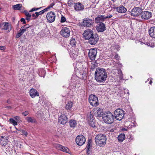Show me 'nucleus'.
Returning a JSON list of instances; mask_svg holds the SVG:
<instances>
[{"label":"nucleus","mask_w":155,"mask_h":155,"mask_svg":"<svg viewBox=\"0 0 155 155\" xmlns=\"http://www.w3.org/2000/svg\"><path fill=\"white\" fill-rule=\"evenodd\" d=\"M95 79L98 82H104L107 78V73L105 69L101 68H97L96 69L94 74Z\"/></svg>","instance_id":"nucleus-1"},{"label":"nucleus","mask_w":155,"mask_h":155,"mask_svg":"<svg viewBox=\"0 0 155 155\" xmlns=\"http://www.w3.org/2000/svg\"><path fill=\"white\" fill-rule=\"evenodd\" d=\"M107 138L105 135L100 134L97 135L95 137V142L100 147H103L106 143Z\"/></svg>","instance_id":"nucleus-2"},{"label":"nucleus","mask_w":155,"mask_h":155,"mask_svg":"<svg viewBox=\"0 0 155 155\" xmlns=\"http://www.w3.org/2000/svg\"><path fill=\"white\" fill-rule=\"evenodd\" d=\"M103 121L107 124H111L113 123L114 117L110 112H107L104 114L103 117Z\"/></svg>","instance_id":"nucleus-3"},{"label":"nucleus","mask_w":155,"mask_h":155,"mask_svg":"<svg viewBox=\"0 0 155 155\" xmlns=\"http://www.w3.org/2000/svg\"><path fill=\"white\" fill-rule=\"evenodd\" d=\"M124 113L123 110L117 109L114 112V118L119 120H121L124 117Z\"/></svg>","instance_id":"nucleus-4"},{"label":"nucleus","mask_w":155,"mask_h":155,"mask_svg":"<svg viewBox=\"0 0 155 155\" xmlns=\"http://www.w3.org/2000/svg\"><path fill=\"white\" fill-rule=\"evenodd\" d=\"M94 21L89 18H86L83 19L81 25L84 27H91L93 26Z\"/></svg>","instance_id":"nucleus-5"},{"label":"nucleus","mask_w":155,"mask_h":155,"mask_svg":"<svg viewBox=\"0 0 155 155\" xmlns=\"http://www.w3.org/2000/svg\"><path fill=\"white\" fill-rule=\"evenodd\" d=\"M89 101L91 105L95 107L98 105L97 97L94 95H90L89 97Z\"/></svg>","instance_id":"nucleus-6"},{"label":"nucleus","mask_w":155,"mask_h":155,"mask_svg":"<svg viewBox=\"0 0 155 155\" xmlns=\"http://www.w3.org/2000/svg\"><path fill=\"white\" fill-rule=\"evenodd\" d=\"M142 12V9L139 7H134L130 12V15L134 17H137L140 15Z\"/></svg>","instance_id":"nucleus-7"},{"label":"nucleus","mask_w":155,"mask_h":155,"mask_svg":"<svg viewBox=\"0 0 155 155\" xmlns=\"http://www.w3.org/2000/svg\"><path fill=\"white\" fill-rule=\"evenodd\" d=\"M46 17L49 23H52L55 20L56 17L55 14L54 12L51 11L47 14Z\"/></svg>","instance_id":"nucleus-8"},{"label":"nucleus","mask_w":155,"mask_h":155,"mask_svg":"<svg viewBox=\"0 0 155 155\" xmlns=\"http://www.w3.org/2000/svg\"><path fill=\"white\" fill-rule=\"evenodd\" d=\"M75 140L77 145L82 146L85 143L86 139L84 136L80 135L77 137Z\"/></svg>","instance_id":"nucleus-9"},{"label":"nucleus","mask_w":155,"mask_h":155,"mask_svg":"<svg viewBox=\"0 0 155 155\" xmlns=\"http://www.w3.org/2000/svg\"><path fill=\"white\" fill-rule=\"evenodd\" d=\"M88 42L91 45H95L98 41L99 38L98 35L96 34H94L92 37L88 39Z\"/></svg>","instance_id":"nucleus-10"},{"label":"nucleus","mask_w":155,"mask_h":155,"mask_svg":"<svg viewBox=\"0 0 155 155\" xmlns=\"http://www.w3.org/2000/svg\"><path fill=\"white\" fill-rule=\"evenodd\" d=\"M97 50L95 48L90 49L88 53V56L91 60H94L97 56Z\"/></svg>","instance_id":"nucleus-11"},{"label":"nucleus","mask_w":155,"mask_h":155,"mask_svg":"<svg viewBox=\"0 0 155 155\" xmlns=\"http://www.w3.org/2000/svg\"><path fill=\"white\" fill-rule=\"evenodd\" d=\"M94 35L93 30L90 29H87L84 31L83 35L85 39L87 40Z\"/></svg>","instance_id":"nucleus-12"},{"label":"nucleus","mask_w":155,"mask_h":155,"mask_svg":"<svg viewBox=\"0 0 155 155\" xmlns=\"http://www.w3.org/2000/svg\"><path fill=\"white\" fill-rule=\"evenodd\" d=\"M93 111L95 116L99 117H101L104 114L103 110L98 107L94 109Z\"/></svg>","instance_id":"nucleus-13"},{"label":"nucleus","mask_w":155,"mask_h":155,"mask_svg":"<svg viewBox=\"0 0 155 155\" xmlns=\"http://www.w3.org/2000/svg\"><path fill=\"white\" fill-rule=\"evenodd\" d=\"M60 34L64 37H68L70 36V30L68 28L66 27L63 28L60 31Z\"/></svg>","instance_id":"nucleus-14"},{"label":"nucleus","mask_w":155,"mask_h":155,"mask_svg":"<svg viewBox=\"0 0 155 155\" xmlns=\"http://www.w3.org/2000/svg\"><path fill=\"white\" fill-rule=\"evenodd\" d=\"M141 15V17L142 19L147 20L151 17L152 14L151 12L146 11L142 12Z\"/></svg>","instance_id":"nucleus-15"},{"label":"nucleus","mask_w":155,"mask_h":155,"mask_svg":"<svg viewBox=\"0 0 155 155\" xmlns=\"http://www.w3.org/2000/svg\"><path fill=\"white\" fill-rule=\"evenodd\" d=\"M106 29L105 25L103 23L98 24L96 26V30L99 32H103Z\"/></svg>","instance_id":"nucleus-16"},{"label":"nucleus","mask_w":155,"mask_h":155,"mask_svg":"<svg viewBox=\"0 0 155 155\" xmlns=\"http://www.w3.org/2000/svg\"><path fill=\"white\" fill-rule=\"evenodd\" d=\"M74 7L76 11H82L84 9V5L81 3L78 2L74 3Z\"/></svg>","instance_id":"nucleus-17"},{"label":"nucleus","mask_w":155,"mask_h":155,"mask_svg":"<svg viewBox=\"0 0 155 155\" xmlns=\"http://www.w3.org/2000/svg\"><path fill=\"white\" fill-rule=\"evenodd\" d=\"M67 121L68 118L64 114H62L59 117L58 122L61 124H65Z\"/></svg>","instance_id":"nucleus-18"},{"label":"nucleus","mask_w":155,"mask_h":155,"mask_svg":"<svg viewBox=\"0 0 155 155\" xmlns=\"http://www.w3.org/2000/svg\"><path fill=\"white\" fill-rule=\"evenodd\" d=\"M56 148L63 152L69 153V149L66 147H64L60 144H57L56 145Z\"/></svg>","instance_id":"nucleus-19"},{"label":"nucleus","mask_w":155,"mask_h":155,"mask_svg":"<svg viewBox=\"0 0 155 155\" xmlns=\"http://www.w3.org/2000/svg\"><path fill=\"white\" fill-rule=\"evenodd\" d=\"M105 19V16L104 15H99L95 18V21L97 24H100L102 23Z\"/></svg>","instance_id":"nucleus-20"},{"label":"nucleus","mask_w":155,"mask_h":155,"mask_svg":"<svg viewBox=\"0 0 155 155\" xmlns=\"http://www.w3.org/2000/svg\"><path fill=\"white\" fill-rule=\"evenodd\" d=\"M29 94L31 97L32 98H35L36 96H39V93L34 88L30 89L29 91Z\"/></svg>","instance_id":"nucleus-21"},{"label":"nucleus","mask_w":155,"mask_h":155,"mask_svg":"<svg viewBox=\"0 0 155 155\" xmlns=\"http://www.w3.org/2000/svg\"><path fill=\"white\" fill-rule=\"evenodd\" d=\"M88 123L89 125L92 127H95V124L93 119V117L92 115H90L89 117H88Z\"/></svg>","instance_id":"nucleus-22"},{"label":"nucleus","mask_w":155,"mask_h":155,"mask_svg":"<svg viewBox=\"0 0 155 155\" xmlns=\"http://www.w3.org/2000/svg\"><path fill=\"white\" fill-rule=\"evenodd\" d=\"M116 10L118 12L121 13H124L127 11L126 8L123 5H120L119 7H116Z\"/></svg>","instance_id":"nucleus-23"},{"label":"nucleus","mask_w":155,"mask_h":155,"mask_svg":"<svg viewBox=\"0 0 155 155\" xmlns=\"http://www.w3.org/2000/svg\"><path fill=\"white\" fill-rule=\"evenodd\" d=\"M150 35L152 38H155V27H151L149 31Z\"/></svg>","instance_id":"nucleus-24"},{"label":"nucleus","mask_w":155,"mask_h":155,"mask_svg":"<svg viewBox=\"0 0 155 155\" xmlns=\"http://www.w3.org/2000/svg\"><path fill=\"white\" fill-rule=\"evenodd\" d=\"M78 54L77 51H75V50L72 49L71 51L70 56L72 58L75 59L78 56Z\"/></svg>","instance_id":"nucleus-25"},{"label":"nucleus","mask_w":155,"mask_h":155,"mask_svg":"<svg viewBox=\"0 0 155 155\" xmlns=\"http://www.w3.org/2000/svg\"><path fill=\"white\" fill-rule=\"evenodd\" d=\"M3 24L4 25L2 29L5 30H7L8 31H10L11 29V25L8 22H5Z\"/></svg>","instance_id":"nucleus-26"},{"label":"nucleus","mask_w":155,"mask_h":155,"mask_svg":"<svg viewBox=\"0 0 155 155\" xmlns=\"http://www.w3.org/2000/svg\"><path fill=\"white\" fill-rule=\"evenodd\" d=\"M125 136L124 134H121L118 137L117 139L118 141L120 142H121L125 139Z\"/></svg>","instance_id":"nucleus-27"},{"label":"nucleus","mask_w":155,"mask_h":155,"mask_svg":"<svg viewBox=\"0 0 155 155\" xmlns=\"http://www.w3.org/2000/svg\"><path fill=\"white\" fill-rule=\"evenodd\" d=\"M69 124L71 127L74 128L77 125V123L76 121L74 120H71L69 121Z\"/></svg>","instance_id":"nucleus-28"},{"label":"nucleus","mask_w":155,"mask_h":155,"mask_svg":"<svg viewBox=\"0 0 155 155\" xmlns=\"http://www.w3.org/2000/svg\"><path fill=\"white\" fill-rule=\"evenodd\" d=\"M26 120L29 123L31 122L33 123H36V119L33 117L32 118L30 117H27Z\"/></svg>","instance_id":"nucleus-29"},{"label":"nucleus","mask_w":155,"mask_h":155,"mask_svg":"<svg viewBox=\"0 0 155 155\" xmlns=\"http://www.w3.org/2000/svg\"><path fill=\"white\" fill-rule=\"evenodd\" d=\"M22 7V5L20 4H18L13 6V8L15 10H20Z\"/></svg>","instance_id":"nucleus-30"},{"label":"nucleus","mask_w":155,"mask_h":155,"mask_svg":"<svg viewBox=\"0 0 155 155\" xmlns=\"http://www.w3.org/2000/svg\"><path fill=\"white\" fill-rule=\"evenodd\" d=\"M25 32L24 30L22 29H20L19 32H18L16 36V38H18L20 37Z\"/></svg>","instance_id":"nucleus-31"},{"label":"nucleus","mask_w":155,"mask_h":155,"mask_svg":"<svg viewBox=\"0 0 155 155\" xmlns=\"http://www.w3.org/2000/svg\"><path fill=\"white\" fill-rule=\"evenodd\" d=\"M72 103L71 101H69L67 104L65 108L67 110H70L72 107Z\"/></svg>","instance_id":"nucleus-32"},{"label":"nucleus","mask_w":155,"mask_h":155,"mask_svg":"<svg viewBox=\"0 0 155 155\" xmlns=\"http://www.w3.org/2000/svg\"><path fill=\"white\" fill-rule=\"evenodd\" d=\"M115 71L118 72V74H119V77L120 79H122L123 78V74L121 69H117L116 70H115Z\"/></svg>","instance_id":"nucleus-33"},{"label":"nucleus","mask_w":155,"mask_h":155,"mask_svg":"<svg viewBox=\"0 0 155 155\" xmlns=\"http://www.w3.org/2000/svg\"><path fill=\"white\" fill-rule=\"evenodd\" d=\"M76 42L75 39L74 38H72L70 40V44L72 46H74L76 45Z\"/></svg>","instance_id":"nucleus-34"},{"label":"nucleus","mask_w":155,"mask_h":155,"mask_svg":"<svg viewBox=\"0 0 155 155\" xmlns=\"http://www.w3.org/2000/svg\"><path fill=\"white\" fill-rule=\"evenodd\" d=\"M9 122L10 123L12 124L14 126L17 125V122L15 121L13 119L10 118L9 119Z\"/></svg>","instance_id":"nucleus-35"},{"label":"nucleus","mask_w":155,"mask_h":155,"mask_svg":"<svg viewBox=\"0 0 155 155\" xmlns=\"http://www.w3.org/2000/svg\"><path fill=\"white\" fill-rule=\"evenodd\" d=\"M81 76V78L82 79H84L86 77V72H83L82 73L81 72L80 73Z\"/></svg>","instance_id":"nucleus-36"},{"label":"nucleus","mask_w":155,"mask_h":155,"mask_svg":"<svg viewBox=\"0 0 155 155\" xmlns=\"http://www.w3.org/2000/svg\"><path fill=\"white\" fill-rule=\"evenodd\" d=\"M29 27V25H26L22 27L21 28L23 29L25 32L26 31V29H27Z\"/></svg>","instance_id":"nucleus-37"},{"label":"nucleus","mask_w":155,"mask_h":155,"mask_svg":"<svg viewBox=\"0 0 155 155\" xmlns=\"http://www.w3.org/2000/svg\"><path fill=\"white\" fill-rule=\"evenodd\" d=\"M24 13H25V15L26 17H31V15L30 14H29V13L27 11H24Z\"/></svg>","instance_id":"nucleus-38"},{"label":"nucleus","mask_w":155,"mask_h":155,"mask_svg":"<svg viewBox=\"0 0 155 155\" xmlns=\"http://www.w3.org/2000/svg\"><path fill=\"white\" fill-rule=\"evenodd\" d=\"M42 8L41 7H40V8H32L31 10L29 11V12H33L37 10L38 9H41Z\"/></svg>","instance_id":"nucleus-39"},{"label":"nucleus","mask_w":155,"mask_h":155,"mask_svg":"<svg viewBox=\"0 0 155 155\" xmlns=\"http://www.w3.org/2000/svg\"><path fill=\"white\" fill-rule=\"evenodd\" d=\"M91 140H89L86 147V150H89L90 148Z\"/></svg>","instance_id":"nucleus-40"},{"label":"nucleus","mask_w":155,"mask_h":155,"mask_svg":"<svg viewBox=\"0 0 155 155\" xmlns=\"http://www.w3.org/2000/svg\"><path fill=\"white\" fill-rule=\"evenodd\" d=\"M20 131L21 132V134H23L25 135L26 136L28 134V133L27 131H25L24 130H20Z\"/></svg>","instance_id":"nucleus-41"},{"label":"nucleus","mask_w":155,"mask_h":155,"mask_svg":"<svg viewBox=\"0 0 155 155\" xmlns=\"http://www.w3.org/2000/svg\"><path fill=\"white\" fill-rule=\"evenodd\" d=\"M66 21V18H65L63 16H62L61 17V22L63 23L65 22Z\"/></svg>","instance_id":"nucleus-42"},{"label":"nucleus","mask_w":155,"mask_h":155,"mask_svg":"<svg viewBox=\"0 0 155 155\" xmlns=\"http://www.w3.org/2000/svg\"><path fill=\"white\" fill-rule=\"evenodd\" d=\"M87 150V155H91V152L89 150Z\"/></svg>","instance_id":"nucleus-43"},{"label":"nucleus","mask_w":155,"mask_h":155,"mask_svg":"<svg viewBox=\"0 0 155 155\" xmlns=\"http://www.w3.org/2000/svg\"><path fill=\"white\" fill-rule=\"evenodd\" d=\"M6 49V47L5 46H0V50H4Z\"/></svg>","instance_id":"nucleus-44"},{"label":"nucleus","mask_w":155,"mask_h":155,"mask_svg":"<svg viewBox=\"0 0 155 155\" xmlns=\"http://www.w3.org/2000/svg\"><path fill=\"white\" fill-rule=\"evenodd\" d=\"M28 114V111H25L22 113V114L25 116H27Z\"/></svg>","instance_id":"nucleus-45"},{"label":"nucleus","mask_w":155,"mask_h":155,"mask_svg":"<svg viewBox=\"0 0 155 155\" xmlns=\"http://www.w3.org/2000/svg\"><path fill=\"white\" fill-rule=\"evenodd\" d=\"M20 21H21V22H23V24H26V21H25V19L24 18H21V19Z\"/></svg>","instance_id":"nucleus-46"},{"label":"nucleus","mask_w":155,"mask_h":155,"mask_svg":"<svg viewBox=\"0 0 155 155\" xmlns=\"http://www.w3.org/2000/svg\"><path fill=\"white\" fill-rule=\"evenodd\" d=\"M35 18H34V19H35L36 18H38V16L39 15V13L38 12H35Z\"/></svg>","instance_id":"nucleus-47"},{"label":"nucleus","mask_w":155,"mask_h":155,"mask_svg":"<svg viewBox=\"0 0 155 155\" xmlns=\"http://www.w3.org/2000/svg\"><path fill=\"white\" fill-rule=\"evenodd\" d=\"M114 58L115 59H116L117 60H118L119 59V56L117 54H116L114 57Z\"/></svg>","instance_id":"nucleus-48"},{"label":"nucleus","mask_w":155,"mask_h":155,"mask_svg":"<svg viewBox=\"0 0 155 155\" xmlns=\"http://www.w3.org/2000/svg\"><path fill=\"white\" fill-rule=\"evenodd\" d=\"M92 65L93 66V67H94L97 64V62L96 61H94L93 62V63H92Z\"/></svg>","instance_id":"nucleus-49"},{"label":"nucleus","mask_w":155,"mask_h":155,"mask_svg":"<svg viewBox=\"0 0 155 155\" xmlns=\"http://www.w3.org/2000/svg\"><path fill=\"white\" fill-rule=\"evenodd\" d=\"M112 15H110L109 16H105V19L110 18L112 17Z\"/></svg>","instance_id":"nucleus-50"},{"label":"nucleus","mask_w":155,"mask_h":155,"mask_svg":"<svg viewBox=\"0 0 155 155\" xmlns=\"http://www.w3.org/2000/svg\"><path fill=\"white\" fill-rule=\"evenodd\" d=\"M48 8H46L45 9H44L42 10V12H43V13H44L45 12H46L47 11Z\"/></svg>","instance_id":"nucleus-51"},{"label":"nucleus","mask_w":155,"mask_h":155,"mask_svg":"<svg viewBox=\"0 0 155 155\" xmlns=\"http://www.w3.org/2000/svg\"><path fill=\"white\" fill-rule=\"evenodd\" d=\"M38 13L39 14V15H41L44 14L43 13V12H42V11L39 12Z\"/></svg>","instance_id":"nucleus-52"},{"label":"nucleus","mask_w":155,"mask_h":155,"mask_svg":"<svg viewBox=\"0 0 155 155\" xmlns=\"http://www.w3.org/2000/svg\"><path fill=\"white\" fill-rule=\"evenodd\" d=\"M31 17H26V20H27L28 21H29L30 20V18Z\"/></svg>","instance_id":"nucleus-53"},{"label":"nucleus","mask_w":155,"mask_h":155,"mask_svg":"<svg viewBox=\"0 0 155 155\" xmlns=\"http://www.w3.org/2000/svg\"><path fill=\"white\" fill-rule=\"evenodd\" d=\"M32 16L33 17H34V18H35V14H33L32 15Z\"/></svg>","instance_id":"nucleus-54"},{"label":"nucleus","mask_w":155,"mask_h":155,"mask_svg":"<svg viewBox=\"0 0 155 155\" xmlns=\"http://www.w3.org/2000/svg\"><path fill=\"white\" fill-rule=\"evenodd\" d=\"M4 24L0 23V28H1L3 25Z\"/></svg>","instance_id":"nucleus-55"},{"label":"nucleus","mask_w":155,"mask_h":155,"mask_svg":"<svg viewBox=\"0 0 155 155\" xmlns=\"http://www.w3.org/2000/svg\"><path fill=\"white\" fill-rule=\"evenodd\" d=\"M21 12L22 13H24V11L25 10H21Z\"/></svg>","instance_id":"nucleus-56"},{"label":"nucleus","mask_w":155,"mask_h":155,"mask_svg":"<svg viewBox=\"0 0 155 155\" xmlns=\"http://www.w3.org/2000/svg\"><path fill=\"white\" fill-rule=\"evenodd\" d=\"M152 83V81H151H151H150V82H149V84H151Z\"/></svg>","instance_id":"nucleus-57"},{"label":"nucleus","mask_w":155,"mask_h":155,"mask_svg":"<svg viewBox=\"0 0 155 155\" xmlns=\"http://www.w3.org/2000/svg\"><path fill=\"white\" fill-rule=\"evenodd\" d=\"M111 0L113 2H115L116 0Z\"/></svg>","instance_id":"nucleus-58"},{"label":"nucleus","mask_w":155,"mask_h":155,"mask_svg":"<svg viewBox=\"0 0 155 155\" xmlns=\"http://www.w3.org/2000/svg\"><path fill=\"white\" fill-rule=\"evenodd\" d=\"M18 117V116H16V117H15V119H17V117Z\"/></svg>","instance_id":"nucleus-59"},{"label":"nucleus","mask_w":155,"mask_h":155,"mask_svg":"<svg viewBox=\"0 0 155 155\" xmlns=\"http://www.w3.org/2000/svg\"><path fill=\"white\" fill-rule=\"evenodd\" d=\"M7 102L8 103H9V101H7Z\"/></svg>","instance_id":"nucleus-60"},{"label":"nucleus","mask_w":155,"mask_h":155,"mask_svg":"<svg viewBox=\"0 0 155 155\" xmlns=\"http://www.w3.org/2000/svg\"><path fill=\"white\" fill-rule=\"evenodd\" d=\"M50 7H52V5H50Z\"/></svg>","instance_id":"nucleus-61"},{"label":"nucleus","mask_w":155,"mask_h":155,"mask_svg":"<svg viewBox=\"0 0 155 155\" xmlns=\"http://www.w3.org/2000/svg\"><path fill=\"white\" fill-rule=\"evenodd\" d=\"M8 108H11V107L10 106H9L8 107Z\"/></svg>","instance_id":"nucleus-62"},{"label":"nucleus","mask_w":155,"mask_h":155,"mask_svg":"<svg viewBox=\"0 0 155 155\" xmlns=\"http://www.w3.org/2000/svg\"><path fill=\"white\" fill-rule=\"evenodd\" d=\"M2 140H1V143H2V142H2Z\"/></svg>","instance_id":"nucleus-63"},{"label":"nucleus","mask_w":155,"mask_h":155,"mask_svg":"<svg viewBox=\"0 0 155 155\" xmlns=\"http://www.w3.org/2000/svg\"><path fill=\"white\" fill-rule=\"evenodd\" d=\"M125 130H126L125 129H124V130H123V131H125Z\"/></svg>","instance_id":"nucleus-64"}]
</instances>
